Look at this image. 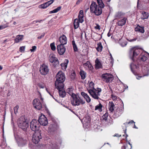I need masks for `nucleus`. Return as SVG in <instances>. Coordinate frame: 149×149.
I'll use <instances>...</instances> for the list:
<instances>
[{"mask_svg": "<svg viewBox=\"0 0 149 149\" xmlns=\"http://www.w3.org/2000/svg\"><path fill=\"white\" fill-rule=\"evenodd\" d=\"M72 44L73 46L74 52H76L78 51V48L77 45L74 40L72 41Z\"/></svg>", "mask_w": 149, "mask_h": 149, "instance_id": "72a5a7b5", "label": "nucleus"}, {"mask_svg": "<svg viewBox=\"0 0 149 149\" xmlns=\"http://www.w3.org/2000/svg\"><path fill=\"white\" fill-rule=\"evenodd\" d=\"M78 17L79 19H75L74 21V26L75 29H77L79 27V22L82 23L84 22V14L83 10H80Z\"/></svg>", "mask_w": 149, "mask_h": 149, "instance_id": "0eeeda50", "label": "nucleus"}, {"mask_svg": "<svg viewBox=\"0 0 149 149\" xmlns=\"http://www.w3.org/2000/svg\"><path fill=\"white\" fill-rule=\"evenodd\" d=\"M81 95L86 100L87 102L88 103L90 102L91 101V98L87 94L84 92H81Z\"/></svg>", "mask_w": 149, "mask_h": 149, "instance_id": "a878e982", "label": "nucleus"}, {"mask_svg": "<svg viewBox=\"0 0 149 149\" xmlns=\"http://www.w3.org/2000/svg\"><path fill=\"white\" fill-rule=\"evenodd\" d=\"M84 122L86 123V125H88L90 123V118L89 117H85L84 118Z\"/></svg>", "mask_w": 149, "mask_h": 149, "instance_id": "c9c22d12", "label": "nucleus"}, {"mask_svg": "<svg viewBox=\"0 0 149 149\" xmlns=\"http://www.w3.org/2000/svg\"><path fill=\"white\" fill-rule=\"evenodd\" d=\"M134 123H135V122H134L133 120H131L130 121V122H126V123H124V124L125 125H126L127 124L128 125V124H132Z\"/></svg>", "mask_w": 149, "mask_h": 149, "instance_id": "3c124183", "label": "nucleus"}, {"mask_svg": "<svg viewBox=\"0 0 149 149\" xmlns=\"http://www.w3.org/2000/svg\"><path fill=\"white\" fill-rule=\"evenodd\" d=\"M108 108L111 112H112V102H109Z\"/></svg>", "mask_w": 149, "mask_h": 149, "instance_id": "de8ad7c7", "label": "nucleus"}, {"mask_svg": "<svg viewBox=\"0 0 149 149\" xmlns=\"http://www.w3.org/2000/svg\"><path fill=\"white\" fill-rule=\"evenodd\" d=\"M111 34L109 32L107 34V36L108 37H109L111 36Z\"/></svg>", "mask_w": 149, "mask_h": 149, "instance_id": "338daca9", "label": "nucleus"}, {"mask_svg": "<svg viewBox=\"0 0 149 149\" xmlns=\"http://www.w3.org/2000/svg\"><path fill=\"white\" fill-rule=\"evenodd\" d=\"M61 6H58L53 10L50 11L49 12V13L52 14L56 13L59 11L61 9Z\"/></svg>", "mask_w": 149, "mask_h": 149, "instance_id": "473e14b6", "label": "nucleus"}, {"mask_svg": "<svg viewBox=\"0 0 149 149\" xmlns=\"http://www.w3.org/2000/svg\"><path fill=\"white\" fill-rule=\"evenodd\" d=\"M126 129H125V130H124V133H125V134H126V138L128 136V135H127L126 134Z\"/></svg>", "mask_w": 149, "mask_h": 149, "instance_id": "0e129e2a", "label": "nucleus"}, {"mask_svg": "<svg viewBox=\"0 0 149 149\" xmlns=\"http://www.w3.org/2000/svg\"><path fill=\"white\" fill-rule=\"evenodd\" d=\"M130 67L131 70L134 74H135L136 72L135 69H136L138 70L139 67L138 66L134 64V63H131L130 65Z\"/></svg>", "mask_w": 149, "mask_h": 149, "instance_id": "5701e85b", "label": "nucleus"}, {"mask_svg": "<svg viewBox=\"0 0 149 149\" xmlns=\"http://www.w3.org/2000/svg\"><path fill=\"white\" fill-rule=\"evenodd\" d=\"M97 47L96 49L99 52H101L102 51L103 47L101 42L98 43L97 44Z\"/></svg>", "mask_w": 149, "mask_h": 149, "instance_id": "2f4dec72", "label": "nucleus"}, {"mask_svg": "<svg viewBox=\"0 0 149 149\" xmlns=\"http://www.w3.org/2000/svg\"><path fill=\"white\" fill-rule=\"evenodd\" d=\"M82 0H78L77 2H76V4L77 5V4H79L82 1Z\"/></svg>", "mask_w": 149, "mask_h": 149, "instance_id": "680f3d73", "label": "nucleus"}, {"mask_svg": "<svg viewBox=\"0 0 149 149\" xmlns=\"http://www.w3.org/2000/svg\"><path fill=\"white\" fill-rule=\"evenodd\" d=\"M95 28L99 30L100 29V26L99 25H97L95 27Z\"/></svg>", "mask_w": 149, "mask_h": 149, "instance_id": "bf43d9fd", "label": "nucleus"}, {"mask_svg": "<svg viewBox=\"0 0 149 149\" xmlns=\"http://www.w3.org/2000/svg\"><path fill=\"white\" fill-rule=\"evenodd\" d=\"M148 58L146 57V55L145 54L144 52H143L138 57L139 60L143 62L145 61Z\"/></svg>", "mask_w": 149, "mask_h": 149, "instance_id": "4be33fe9", "label": "nucleus"}, {"mask_svg": "<svg viewBox=\"0 0 149 149\" xmlns=\"http://www.w3.org/2000/svg\"><path fill=\"white\" fill-rule=\"evenodd\" d=\"M127 19L126 17H124L120 20L118 22V25L119 26H122L125 25L126 23V20Z\"/></svg>", "mask_w": 149, "mask_h": 149, "instance_id": "c85d7f7f", "label": "nucleus"}, {"mask_svg": "<svg viewBox=\"0 0 149 149\" xmlns=\"http://www.w3.org/2000/svg\"><path fill=\"white\" fill-rule=\"evenodd\" d=\"M101 77L103 81L107 83H110L112 81V74L106 73L102 75Z\"/></svg>", "mask_w": 149, "mask_h": 149, "instance_id": "ddd939ff", "label": "nucleus"}, {"mask_svg": "<svg viewBox=\"0 0 149 149\" xmlns=\"http://www.w3.org/2000/svg\"><path fill=\"white\" fill-rule=\"evenodd\" d=\"M80 74L82 79H84L86 78V73L83 70H81L80 72Z\"/></svg>", "mask_w": 149, "mask_h": 149, "instance_id": "7c9ffc66", "label": "nucleus"}, {"mask_svg": "<svg viewBox=\"0 0 149 149\" xmlns=\"http://www.w3.org/2000/svg\"><path fill=\"white\" fill-rule=\"evenodd\" d=\"M102 105L101 104H99V105H97L95 106V110H98L100 112L102 111Z\"/></svg>", "mask_w": 149, "mask_h": 149, "instance_id": "58836bf2", "label": "nucleus"}, {"mask_svg": "<svg viewBox=\"0 0 149 149\" xmlns=\"http://www.w3.org/2000/svg\"><path fill=\"white\" fill-rule=\"evenodd\" d=\"M54 0H51L49 1H48L46 2V3L47 6V7L49 6L51 4H52L54 2Z\"/></svg>", "mask_w": 149, "mask_h": 149, "instance_id": "49530a36", "label": "nucleus"}, {"mask_svg": "<svg viewBox=\"0 0 149 149\" xmlns=\"http://www.w3.org/2000/svg\"><path fill=\"white\" fill-rule=\"evenodd\" d=\"M59 41L60 44L59 45H66L67 42V38L64 35H63L59 38Z\"/></svg>", "mask_w": 149, "mask_h": 149, "instance_id": "6ab92c4d", "label": "nucleus"}, {"mask_svg": "<svg viewBox=\"0 0 149 149\" xmlns=\"http://www.w3.org/2000/svg\"><path fill=\"white\" fill-rule=\"evenodd\" d=\"M8 26L7 25L4 24L0 26V30H2L4 29Z\"/></svg>", "mask_w": 149, "mask_h": 149, "instance_id": "09e8293b", "label": "nucleus"}, {"mask_svg": "<svg viewBox=\"0 0 149 149\" xmlns=\"http://www.w3.org/2000/svg\"><path fill=\"white\" fill-rule=\"evenodd\" d=\"M121 135L119 134H115V135L113 136H116L117 137H120L121 136Z\"/></svg>", "mask_w": 149, "mask_h": 149, "instance_id": "052dcab7", "label": "nucleus"}, {"mask_svg": "<svg viewBox=\"0 0 149 149\" xmlns=\"http://www.w3.org/2000/svg\"><path fill=\"white\" fill-rule=\"evenodd\" d=\"M143 52V51L141 48L132 47L130 51V57L134 62L136 59V56Z\"/></svg>", "mask_w": 149, "mask_h": 149, "instance_id": "20e7f679", "label": "nucleus"}, {"mask_svg": "<svg viewBox=\"0 0 149 149\" xmlns=\"http://www.w3.org/2000/svg\"><path fill=\"white\" fill-rule=\"evenodd\" d=\"M56 80L55 81V86H64L63 83L65 80V76L64 73L61 71L59 72L56 76Z\"/></svg>", "mask_w": 149, "mask_h": 149, "instance_id": "f03ea898", "label": "nucleus"}, {"mask_svg": "<svg viewBox=\"0 0 149 149\" xmlns=\"http://www.w3.org/2000/svg\"><path fill=\"white\" fill-rule=\"evenodd\" d=\"M72 104L73 106H76L83 105L85 103V101L80 97L77 94L72 98Z\"/></svg>", "mask_w": 149, "mask_h": 149, "instance_id": "39448f33", "label": "nucleus"}, {"mask_svg": "<svg viewBox=\"0 0 149 149\" xmlns=\"http://www.w3.org/2000/svg\"><path fill=\"white\" fill-rule=\"evenodd\" d=\"M101 91V89L100 88H98L97 90L96 89L88 90V93L94 99L97 100L99 98V96L100 95V93Z\"/></svg>", "mask_w": 149, "mask_h": 149, "instance_id": "1a4fd4ad", "label": "nucleus"}, {"mask_svg": "<svg viewBox=\"0 0 149 149\" xmlns=\"http://www.w3.org/2000/svg\"><path fill=\"white\" fill-rule=\"evenodd\" d=\"M50 46L51 49L53 51H55L56 49V47L55 45V43L53 42L50 44Z\"/></svg>", "mask_w": 149, "mask_h": 149, "instance_id": "ea45409f", "label": "nucleus"}, {"mask_svg": "<svg viewBox=\"0 0 149 149\" xmlns=\"http://www.w3.org/2000/svg\"><path fill=\"white\" fill-rule=\"evenodd\" d=\"M108 116V114L105 113L102 116V119L105 120H107Z\"/></svg>", "mask_w": 149, "mask_h": 149, "instance_id": "a18cd8bd", "label": "nucleus"}, {"mask_svg": "<svg viewBox=\"0 0 149 149\" xmlns=\"http://www.w3.org/2000/svg\"><path fill=\"white\" fill-rule=\"evenodd\" d=\"M57 145L54 144L53 142H49V143L47 145V147L49 148H52L55 149L56 148Z\"/></svg>", "mask_w": 149, "mask_h": 149, "instance_id": "bb28decb", "label": "nucleus"}, {"mask_svg": "<svg viewBox=\"0 0 149 149\" xmlns=\"http://www.w3.org/2000/svg\"><path fill=\"white\" fill-rule=\"evenodd\" d=\"M46 4V3H45L42 4L40 5L39 6V8L43 9L47 8L48 7L47 4Z\"/></svg>", "mask_w": 149, "mask_h": 149, "instance_id": "a19ab883", "label": "nucleus"}, {"mask_svg": "<svg viewBox=\"0 0 149 149\" xmlns=\"http://www.w3.org/2000/svg\"><path fill=\"white\" fill-rule=\"evenodd\" d=\"M94 84L93 82L91 81V82L89 84V87H88L87 90L88 91V90H93V89H95L94 88Z\"/></svg>", "mask_w": 149, "mask_h": 149, "instance_id": "f704fd0d", "label": "nucleus"}, {"mask_svg": "<svg viewBox=\"0 0 149 149\" xmlns=\"http://www.w3.org/2000/svg\"><path fill=\"white\" fill-rule=\"evenodd\" d=\"M58 126L56 124L54 123L53 124H51L49 127L48 132L51 134H53L56 130Z\"/></svg>", "mask_w": 149, "mask_h": 149, "instance_id": "aec40b11", "label": "nucleus"}, {"mask_svg": "<svg viewBox=\"0 0 149 149\" xmlns=\"http://www.w3.org/2000/svg\"><path fill=\"white\" fill-rule=\"evenodd\" d=\"M123 15V14L121 12H118L116 13L115 15L116 18H120Z\"/></svg>", "mask_w": 149, "mask_h": 149, "instance_id": "79ce46f5", "label": "nucleus"}, {"mask_svg": "<svg viewBox=\"0 0 149 149\" xmlns=\"http://www.w3.org/2000/svg\"><path fill=\"white\" fill-rule=\"evenodd\" d=\"M111 0H107L106 1L107 6L109 8L110 7V2Z\"/></svg>", "mask_w": 149, "mask_h": 149, "instance_id": "5fc2aeb1", "label": "nucleus"}, {"mask_svg": "<svg viewBox=\"0 0 149 149\" xmlns=\"http://www.w3.org/2000/svg\"><path fill=\"white\" fill-rule=\"evenodd\" d=\"M46 91H47V92L51 96H52V95L48 91L47 89V88H46Z\"/></svg>", "mask_w": 149, "mask_h": 149, "instance_id": "774afa93", "label": "nucleus"}, {"mask_svg": "<svg viewBox=\"0 0 149 149\" xmlns=\"http://www.w3.org/2000/svg\"><path fill=\"white\" fill-rule=\"evenodd\" d=\"M83 66L86 69L92 70L93 68L90 63L89 61H87L85 63L83 64Z\"/></svg>", "mask_w": 149, "mask_h": 149, "instance_id": "412c9836", "label": "nucleus"}, {"mask_svg": "<svg viewBox=\"0 0 149 149\" xmlns=\"http://www.w3.org/2000/svg\"><path fill=\"white\" fill-rule=\"evenodd\" d=\"M97 3L95 1H92L90 6L91 13H94L96 16H99L102 13V8L104 7V5L102 0H97Z\"/></svg>", "mask_w": 149, "mask_h": 149, "instance_id": "f257e3e1", "label": "nucleus"}, {"mask_svg": "<svg viewBox=\"0 0 149 149\" xmlns=\"http://www.w3.org/2000/svg\"><path fill=\"white\" fill-rule=\"evenodd\" d=\"M64 87V86L63 87L61 86L55 87L59 91V96L62 97H64L66 95L65 91L63 89Z\"/></svg>", "mask_w": 149, "mask_h": 149, "instance_id": "f3484780", "label": "nucleus"}, {"mask_svg": "<svg viewBox=\"0 0 149 149\" xmlns=\"http://www.w3.org/2000/svg\"><path fill=\"white\" fill-rule=\"evenodd\" d=\"M23 35H18L17 36L16 38L15 39V43H17L22 40L23 37Z\"/></svg>", "mask_w": 149, "mask_h": 149, "instance_id": "c756f323", "label": "nucleus"}, {"mask_svg": "<svg viewBox=\"0 0 149 149\" xmlns=\"http://www.w3.org/2000/svg\"><path fill=\"white\" fill-rule=\"evenodd\" d=\"M136 39L137 38H134L133 39H128L127 40L128 41L130 42H132L133 41H136Z\"/></svg>", "mask_w": 149, "mask_h": 149, "instance_id": "4d7b16f0", "label": "nucleus"}, {"mask_svg": "<svg viewBox=\"0 0 149 149\" xmlns=\"http://www.w3.org/2000/svg\"><path fill=\"white\" fill-rule=\"evenodd\" d=\"M120 45L123 47L127 45L126 42H123L121 43L120 44Z\"/></svg>", "mask_w": 149, "mask_h": 149, "instance_id": "6e6d98bb", "label": "nucleus"}, {"mask_svg": "<svg viewBox=\"0 0 149 149\" xmlns=\"http://www.w3.org/2000/svg\"><path fill=\"white\" fill-rule=\"evenodd\" d=\"M17 124L18 126L24 131H26L29 125V124L26 121L24 117H21L18 119Z\"/></svg>", "mask_w": 149, "mask_h": 149, "instance_id": "423d86ee", "label": "nucleus"}, {"mask_svg": "<svg viewBox=\"0 0 149 149\" xmlns=\"http://www.w3.org/2000/svg\"><path fill=\"white\" fill-rule=\"evenodd\" d=\"M144 27H141L139 26H138L135 28V31H138L142 33H143L144 32Z\"/></svg>", "mask_w": 149, "mask_h": 149, "instance_id": "cd10ccee", "label": "nucleus"}, {"mask_svg": "<svg viewBox=\"0 0 149 149\" xmlns=\"http://www.w3.org/2000/svg\"><path fill=\"white\" fill-rule=\"evenodd\" d=\"M40 71L41 74L43 75L47 74L49 72L48 66L45 65H42L40 68Z\"/></svg>", "mask_w": 149, "mask_h": 149, "instance_id": "a211bd4d", "label": "nucleus"}, {"mask_svg": "<svg viewBox=\"0 0 149 149\" xmlns=\"http://www.w3.org/2000/svg\"><path fill=\"white\" fill-rule=\"evenodd\" d=\"M36 47L35 46H32V48L30 50L31 52H34L36 49Z\"/></svg>", "mask_w": 149, "mask_h": 149, "instance_id": "8fccbe9b", "label": "nucleus"}, {"mask_svg": "<svg viewBox=\"0 0 149 149\" xmlns=\"http://www.w3.org/2000/svg\"><path fill=\"white\" fill-rule=\"evenodd\" d=\"M117 99L119 100L118 98H117V97L116 96H114L112 95V100H113L114 102H113L116 105L115 102L116 101H117Z\"/></svg>", "mask_w": 149, "mask_h": 149, "instance_id": "37998d69", "label": "nucleus"}, {"mask_svg": "<svg viewBox=\"0 0 149 149\" xmlns=\"http://www.w3.org/2000/svg\"><path fill=\"white\" fill-rule=\"evenodd\" d=\"M119 108L117 107H115L114 103L112 101V113H113L112 117H113L114 118L118 117L121 114Z\"/></svg>", "mask_w": 149, "mask_h": 149, "instance_id": "f8f14e48", "label": "nucleus"}, {"mask_svg": "<svg viewBox=\"0 0 149 149\" xmlns=\"http://www.w3.org/2000/svg\"><path fill=\"white\" fill-rule=\"evenodd\" d=\"M148 13L144 12L143 13V16L141 17V19L144 20L146 19H147L148 17Z\"/></svg>", "mask_w": 149, "mask_h": 149, "instance_id": "e433bc0d", "label": "nucleus"}, {"mask_svg": "<svg viewBox=\"0 0 149 149\" xmlns=\"http://www.w3.org/2000/svg\"><path fill=\"white\" fill-rule=\"evenodd\" d=\"M19 107V106L17 105H16L15 107L14 108V113L15 114H16L18 112V110Z\"/></svg>", "mask_w": 149, "mask_h": 149, "instance_id": "c03bdc74", "label": "nucleus"}, {"mask_svg": "<svg viewBox=\"0 0 149 149\" xmlns=\"http://www.w3.org/2000/svg\"><path fill=\"white\" fill-rule=\"evenodd\" d=\"M38 121L40 125H41L43 126H46L48 123L47 118L44 115L42 114L39 117Z\"/></svg>", "mask_w": 149, "mask_h": 149, "instance_id": "4468645a", "label": "nucleus"}, {"mask_svg": "<svg viewBox=\"0 0 149 149\" xmlns=\"http://www.w3.org/2000/svg\"><path fill=\"white\" fill-rule=\"evenodd\" d=\"M44 36V34H43L41 35V36H40L38 37V39H41L42 38V37H43Z\"/></svg>", "mask_w": 149, "mask_h": 149, "instance_id": "e2e57ef3", "label": "nucleus"}, {"mask_svg": "<svg viewBox=\"0 0 149 149\" xmlns=\"http://www.w3.org/2000/svg\"><path fill=\"white\" fill-rule=\"evenodd\" d=\"M122 149H125L126 147L125 146H123L121 148Z\"/></svg>", "mask_w": 149, "mask_h": 149, "instance_id": "69168bd1", "label": "nucleus"}, {"mask_svg": "<svg viewBox=\"0 0 149 149\" xmlns=\"http://www.w3.org/2000/svg\"><path fill=\"white\" fill-rule=\"evenodd\" d=\"M102 67V65L101 64L100 60L97 58L95 61V68L96 69H97Z\"/></svg>", "mask_w": 149, "mask_h": 149, "instance_id": "b1692460", "label": "nucleus"}, {"mask_svg": "<svg viewBox=\"0 0 149 149\" xmlns=\"http://www.w3.org/2000/svg\"><path fill=\"white\" fill-rule=\"evenodd\" d=\"M68 62L69 61L68 59H65L64 63H62L61 64V66L62 67L64 66L65 68H66L67 67V64Z\"/></svg>", "mask_w": 149, "mask_h": 149, "instance_id": "4c0bfd02", "label": "nucleus"}, {"mask_svg": "<svg viewBox=\"0 0 149 149\" xmlns=\"http://www.w3.org/2000/svg\"><path fill=\"white\" fill-rule=\"evenodd\" d=\"M57 49L58 54L60 55L64 54L66 50V48L64 45H58L57 46Z\"/></svg>", "mask_w": 149, "mask_h": 149, "instance_id": "dca6fc26", "label": "nucleus"}, {"mask_svg": "<svg viewBox=\"0 0 149 149\" xmlns=\"http://www.w3.org/2000/svg\"><path fill=\"white\" fill-rule=\"evenodd\" d=\"M34 145L33 144H32L31 143H29V147L30 148H33V147Z\"/></svg>", "mask_w": 149, "mask_h": 149, "instance_id": "13d9d810", "label": "nucleus"}, {"mask_svg": "<svg viewBox=\"0 0 149 149\" xmlns=\"http://www.w3.org/2000/svg\"><path fill=\"white\" fill-rule=\"evenodd\" d=\"M25 49L24 46H22L20 47V51L21 52H22L24 51Z\"/></svg>", "mask_w": 149, "mask_h": 149, "instance_id": "864d4df0", "label": "nucleus"}, {"mask_svg": "<svg viewBox=\"0 0 149 149\" xmlns=\"http://www.w3.org/2000/svg\"><path fill=\"white\" fill-rule=\"evenodd\" d=\"M41 131L36 132L33 135L32 141L35 144H38L42 139Z\"/></svg>", "mask_w": 149, "mask_h": 149, "instance_id": "9d476101", "label": "nucleus"}, {"mask_svg": "<svg viewBox=\"0 0 149 149\" xmlns=\"http://www.w3.org/2000/svg\"><path fill=\"white\" fill-rule=\"evenodd\" d=\"M40 98V100L38 98L34 99L33 101V104L36 109L39 110H42L44 108H46V107L43 103V99L41 95Z\"/></svg>", "mask_w": 149, "mask_h": 149, "instance_id": "7ed1b4c3", "label": "nucleus"}, {"mask_svg": "<svg viewBox=\"0 0 149 149\" xmlns=\"http://www.w3.org/2000/svg\"><path fill=\"white\" fill-rule=\"evenodd\" d=\"M28 139L26 137H20L17 141L18 146L20 147L25 146L27 143Z\"/></svg>", "mask_w": 149, "mask_h": 149, "instance_id": "9b49d317", "label": "nucleus"}, {"mask_svg": "<svg viewBox=\"0 0 149 149\" xmlns=\"http://www.w3.org/2000/svg\"><path fill=\"white\" fill-rule=\"evenodd\" d=\"M39 87L42 88H45V85L44 84H39L38 85Z\"/></svg>", "mask_w": 149, "mask_h": 149, "instance_id": "603ef678", "label": "nucleus"}, {"mask_svg": "<svg viewBox=\"0 0 149 149\" xmlns=\"http://www.w3.org/2000/svg\"><path fill=\"white\" fill-rule=\"evenodd\" d=\"M74 90L73 88L72 87L68 88L67 89V92L71 96L72 98L73 97L76 95L74 93Z\"/></svg>", "mask_w": 149, "mask_h": 149, "instance_id": "393cba45", "label": "nucleus"}, {"mask_svg": "<svg viewBox=\"0 0 149 149\" xmlns=\"http://www.w3.org/2000/svg\"><path fill=\"white\" fill-rule=\"evenodd\" d=\"M40 126L39 122L36 119L33 120L30 123L31 129L35 132L39 131V129Z\"/></svg>", "mask_w": 149, "mask_h": 149, "instance_id": "6e6552de", "label": "nucleus"}, {"mask_svg": "<svg viewBox=\"0 0 149 149\" xmlns=\"http://www.w3.org/2000/svg\"><path fill=\"white\" fill-rule=\"evenodd\" d=\"M50 62L53 63V65L54 67L58 66L59 64V61L58 58L54 55H50L49 56Z\"/></svg>", "mask_w": 149, "mask_h": 149, "instance_id": "2eb2a0df", "label": "nucleus"}]
</instances>
